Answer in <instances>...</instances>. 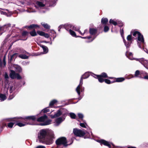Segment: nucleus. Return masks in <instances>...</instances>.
Here are the masks:
<instances>
[{"label":"nucleus","instance_id":"nucleus-1","mask_svg":"<svg viewBox=\"0 0 148 148\" xmlns=\"http://www.w3.org/2000/svg\"><path fill=\"white\" fill-rule=\"evenodd\" d=\"M54 136L53 132L47 129L40 130L38 136L40 142L47 145H49L52 143Z\"/></svg>","mask_w":148,"mask_h":148},{"label":"nucleus","instance_id":"nucleus-2","mask_svg":"<svg viewBox=\"0 0 148 148\" xmlns=\"http://www.w3.org/2000/svg\"><path fill=\"white\" fill-rule=\"evenodd\" d=\"M90 73L89 72H86L81 77L79 84L78 85L76 89V91L79 95L80 94V91H82V86L83 84V79H85L88 78L90 75Z\"/></svg>","mask_w":148,"mask_h":148},{"label":"nucleus","instance_id":"nucleus-3","mask_svg":"<svg viewBox=\"0 0 148 148\" xmlns=\"http://www.w3.org/2000/svg\"><path fill=\"white\" fill-rule=\"evenodd\" d=\"M134 36L137 37V43L139 47L141 48V44H144V40L143 36L138 31L134 32L133 34Z\"/></svg>","mask_w":148,"mask_h":148},{"label":"nucleus","instance_id":"nucleus-4","mask_svg":"<svg viewBox=\"0 0 148 148\" xmlns=\"http://www.w3.org/2000/svg\"><path fill=\"white\" fill-rule=\"evenodd\" d=\"M73 132L74 134L77 136L79 137H82L85 134L88 136H85V138H89L90 137V134L88 133H86L83 130H78L77 129H74L73 131Z\"/></svg>","mask_w":148,"mask_h":148},{"label":"nucleus","instance_id":"nucleus-5","mask_svg":"<svg viewBox=\"0 0 148 148\" xmlns=\"http://www.w3.org/2000/svg\"><path fill=\"white\" fill-rule=\"evenodd\" d=\"M56 143L57 145V147H59L61 145L64 146H66L67 145V141L65 138L62 137L58 138L56 141Z\"/></svg>","mask_w":148,"mask_h":148},{"label":"nucleus","instance_id":"nucleus-6","mask_svg":"<svg viewBox=\"0 0 148 148\" xmlns=\"http://www.w3.org/2000/svg\"><path fill=\"white\" fill-rule=\"evenodd\" d=\"M68 27L71 29H72L75 31H78L79 33L82 36L84 35V34H86L87 32H88V30L87 29H86L84 30L83 33H82L79 30L80 28L79 27H75L74 26H73L72 24H69L68 25Z\"/></svg>","mask_w":148,"mask_h":148},{"label":"nucleus","instance_id":"nucleus-7","mask_svg":"<svg viewBox=\"0 0 148 148\" xmlns=\"http://www.w3.org/2000/svg\"><path fill=\"white\" fill-rule=\"evenodd\" d=\"M97 31L96 29L90 28L89 29V32L91 35L93 36H91L92 38H91L90 40L87 41V42H92L94 40L96 37V36L95 35L97 33Z\"/></svg>","mask_w":148,"mask_h":148},{"label":"nucleus","instance_id":"nucleus-8","mask_svg":"<svg viewBox=\"0 0 148 148\" xmlns=\"http://www.w3.org/2000/svg\"><path fill=\"white\" fill-rule=\"evenodd\" d=\"M45 3L44 1H37L36 3L35 6L36 8L38 9H43L45 6Z\"/></svg>","mask_w":148,"mask_h":148},{"label":"nucleus","instance_id":"nucleus-9","mask_svg":"<svg viewBox=\"0 0 148 148\" xmlns=\"http://www.w3.org/2000/svg\"><path fill=\"white\" fill-rule=\"evenodd\" d=\"M136 61H138L141 63L147 69H148V61L145 60L144 58L135 59Z\"/></svg>","mask_w":148,"mask_h":148},{"label":"nucleus","instance_id":"nucleus-10","mask_svg":"<svg viewBox=\"0 0 148 148\" xmlns=\"http://www.w3.org/2000/svg\"><path fill=\"white\" fill-rule=\"evenodd\" d=\"M97 141L101 145L103 144L104 145L108 146L109 148L111 147V145L114 146V145L112 143L107 142L103 140H98Z\"/></svg>","mask_w":148,"mask_h":148},{"label":"nucleus","instance_id":"nucleus-11","mask_svg":"<svg viewBox=\"0 0 148 148\" xmlns=\"http://www.w3.org/2000/svg\"><path fill=\"white\" fill-rule=\"evenodd\" d=\"M65 119V118L63 117H60L56 119L54 123V125L55 126H58Z\"/></svg>","mask_w":148,"mask_h":148},{"label":"nucleus","instance_id":"nucleus-12","mask_svg":"<svg viewBox=\"0 0 148 148\" xmlns=\"http://www.w3.org/2000/svg\"><path fill=\"white\" fill-rule=\"evenodd\" d=\"M12 69L15 70L17 72H20L22 71V69L20 66L16 64L13 65L12 67Z\"/></svg>","mask_w":148,"mask_h":148},{"label":"nucleus","instance_id":"nucleus-13","mask_svg":"<svg viewBox=\"0 0 148 148\" xmlns=\"http://www.w3.org/2000/svg\"><path fill=\"white\" fill-rule=\"evenodd\" d=\"M62 114V112L60 110L57 111V112L54 115H51L50 116L51 118L53 119L56 117H57L60 116Z\"/></svg>","mask_w":148,"mask_h":148},{"label":"nucleus","instance_id":"nucleus-14","mask_svg":"<svg viewBox=\"0 0 148 148\" xmlns=\"http://www.w3.org/2000/svg\"><path fill=\"white\" fill-rule=\"evenodd\" d=\"M47 119V116L46 115H45L44 116H41L38 118L37 121L38 122H44Z\"/></svg>","mask_w":148,"mask_h":148},{"label":"nucleus","instance_id":"nucleus-15","mask_svg":"<svg viewBox=\"0 0 148 148\" xmlns=\"http://www.w3.org/2000/svg\"><path fill=\"white\" fill-rule=\"evenodd\" d=\"M52 121L51 119H47L44 121V122L40 124L41 125H49L51 123Z\"/></svg>","mask_w":148,"mask_h":148},{"label":"nucleus","instance_id":"nucleus-16","mask_svg":"<svg viewBox=\"0 0 148 148\" xmlns=\"http://www.w3.org/2000/svg\"><path fill=\"white\" fill-rule=\"evenodd\" d=\"M8 94L7 92H6L5 94H0V101H4L6 99V95Z\"/></svg>","mask_w":148,"mask_h":148},{"label":"nucleus","instance_id":"nucleus-17","mask_svg":"<svg viewBox=\"0 0 148 148\" xmlns=\"http://www.w3.org/2000/svg\"><path fill=\"white\" fill-rule=\"evenodd\" d=\"M25 119L28 120H32V121H34L36 120V116H26L25 117Z\"/></svg>","mask_w":148,"mask_h":148},{"label":"nucleus","instance_id":"nucleus-18","mask_svg":"<svg viewBox=\"0 0 148 148\" xmlns=\"http://www.w3.org/2000/svg\"><path fill=\"white\" fill-rule=\"evenodd\" d=\"M16 74L17 73H16L14 71L11 70L10 76L11 78L14 79L16 78Z\"/></svg>","mask_w":148,"mask_h":148},{"label":"nucleus","instance_id":"nucleus-19","mask_svg":"<svg viewBox=\"0 0 148 148\" xmlns=\"http://www.w3.org/2000/svg\"><path fill=\"white\" fill-rule=\"evenodd\" d=\"M80 122V125L82 127L84 128H86V126H87V124H86V121L85 120H82L79 121Z\"/></svg>","mask_w":148,"mask_h":148},{"label":"nucleus","instance_id":"nucleus-20","mask_svg":"<svg viewBox=\"0 0 148 148\" xmlns=\"http://www.w3.org/2000/svg\"><path fill=\"white\" fill-rule=\"evenodd\" d=\"M40 46L43 49L44 53L45 54L48 52V49L47 47L43 45H40Z\"/></svg>","mask_w":148,"mask_h":148},{"label":"nucleus","instance_id":"nucleus-21","mask_svg":"<svg viewBox=\"0 0 148 148\" xmlns=\"http://www.w3.org/2000/svg\"><path fill=\"white\" fill-rule=\"evenodd\" d=\"M125 55L127 56V57H128L131 60H133L134 59L132 57L133 55L132 53L127 51Z\"/></svg>","mask_w":148,"mask_h":148},{"label":"nucleus","instance_id":"nucleus-22","mask_svg":"<svg viewBox=\"0 0 148 148\" xmlns=\"http://www.w3.org/2000/svg\"><path fill=\"white\" fill-rule=\"evenodd\" d=\"M49 5L50 6H53L56 5V1L55 0H49Z\"/></svg>","mask_w":148,"mask_h":148},{"label":"nucleus","instance_id":"nucleus-23","mask_svg":"<svg viewBox=\"0 0 148 148\" xmlns=\"http://www.w3.org/2000/svg\"><path fill=\"white\" fill-rule=\"evenodd\" d=\"M115 79H116V80H114L115 82H121L124 81L125 80V79L123 77L115 78Z\"/></svg>","mask_w":148,"mask_h":148},{"label":"nucleus","instance_id":"nucleus-24","mask_svg":"<svg viewBox=\"0 0 148 148\" xmlns=\"http://www.w3.org/2000/svg\"><path fill=\"white\" fill-rule=\"evenodd\" d=\"M30 124V125H34V124H32L31 123H18L16 124V125H17L21 127L24 126L25 125H26L27 124Z\"/></svg>","mask_w":148,"mask_h":148},{"label":"nucleus","instance_id":"nucleus-25","mask_svg":"<svg viewBox=\"0 0 148 148\" xmlns=\"http://www.w3.org/2000/svg\"><path fill=\"white\" fill-rule=\"evenodd\" d=\"M41 24L46 29H49L50 28V26L48 25L47 24L44 22L42 23Z\"/></svg>","mask_w":148,"mask_h":148},{"label":"nucleus","instance_id":"nucleus-26","mask_svg":"<svg viewBox=\"0 0 148 148\" xmlns=\"http://www.w3.org/2000/svg\"><path fill=\"white\" fill-rule=\"evenodd\" d=\"M108 21V20L106 18H103L101 19V23L103 24H106Z\"/></svg>","mask_w":148,"mask_h":148},{"label":"nucleus","instance_id":"nucleus-27","mask_svg":"<svg viewBox=\"0 0 148 148\" xmlns=\"http://www.w3.org/2000/svg\"><path fill=\"white\" fill-rule=\"evenodd\" d=\"M16 87L14 86H10L9 88L10 92V93L12 92L15 90Z\"/></svg>","mask_w":148,"mask_h":148},{"label":"nucleus","instance_id":"nucleus-28","mask_svg":"<svg viewBox=\"0 0 148 148\" xmlns=\"http://www.w3.org/2000/svg\"><path fill=\"white\" fill-rule=\"evenodd\" d=\"M69 32L70 34L73 36L75 37H78V36L76 35V34L71 29H70L69 30Z\"/></svg>","mask_w":148,"mask_h":148},{"label":"nucleus","instance_id":"nucleus-29","mask_svg":"<svg viewBox=\"0 0 148 148\" xmlns=\"http://www.w3.org/2000/svg\"><path fill=\"white\" fill-rule=\"evenodd\" d=\"M97 78H98L99 82L101 83H102L104 81H105L104 80L102 77L100 76L99 75H97Z\"/></svg>","mask_w":148,"mask_h":148},{"label":"nucleus","instance_id":"nucleus-30","mask_svg":"<svg viewBox=\"0 0 148 148\" xmlns=\"http://www.w3.org/2000/svg\"><path fill=\"white\" fill-rule=\"evenodd\" d=\"M19 57L22 59H27L28 57L25 54H21L19 55Z\"/></svg>","mask_w":148,"mask_h":148},{"label":"nucleus","instance_id":"nucleus-31","mask_svg":"<svg viewBox=\"0 0 148 148\" xmlns=\"http://www.w3.org/2000/svg\"><path fill=\"white\" fill-rule=\"evenodd\" d=\"M10 27V24H8L7 25H5L3 27H0V30H1L2 29H5V28H8V27Z\"/></svg>","mask_w":148,"mask_h":148},{"label":"nucleus","instance_id":"nucleus-32","mask_svg":"<svg viewBox=\"0 0 148 148\" xmlns=\"http://www.w3.org/2000/svg\"><path fill=\"white\" fill-rule=\"evenodd\" d=\"M39 26L38 25H36V24H32V25H31L29 26L28 28H39Z\"/></svg>","mask_w":148,"mask_h":148},{"label":"nucleus","instance_id":"nucleus-33","mask_svg":"<svg viewBox=\"0 0 148 148\" xmlns=\"http://www.w3.org/2000/svg\"><path fill=\"white\" fill-rule=\"evenodd\" d=\"M109 23L110 24H112L114 25H117V22L113 19H110L109 21Z\"/></svg>","mask_w":148,"mask_h":148},{"label":"nucleus","instance_id":"nucleus-34","mask_svg":"<svg viewBox=\"0 0 148 148\" xmlns=\"http://www.w3.org/2000/svg\"><path fill=\"white\" fill-rule=\"evenodd\" d=\"M57 102V100H53L52 101L50 102L49 103V106L51 107L52 106H53L55 103Z\"/></svg>","mask_w":148,"mask_h":148},{"label":"nucleus","instance_id":"nucleus-35","mask_svg":"<svg viewBox=\"0 0 148 148\" xmlns=\"http://www.w3.org/2000/svg\"><path fill=\"white\" fill-rule=\"evenodd\" d=\"M26 11L28 12H36V10L33 9L31 8H29L27 10H26Z\"/></svg>","mask_w":148,"mask_h":148},{"label":"nucleus","instance_id":"nucleus-36","mask_svg":"<svg viewBox=\"0 0 148 148\" xmlns=\"http://www.w3.org/2000/svg\"><path fill=\"white\" fill-rule=\"evenodd\" d=\"M123 41L125 43V46L127 47H129L130 45V44L132 42H128L127 43H126V41L124 39H123Z\"/></svg>","mask_w":148,"mask_h":148},{"label":"nucleus","instance_id":"nucleus-37","mask_svg":"<svg viewBox=\"0 0 148 148\" xmlns=\"http://www.w3.org/2000/svg\"><path fill=\"white\" fill-rule=\"evenodd\" d=\"M105 83H107V84H110L111 83L115 82V81H114V80L112 82H111L110 80L106 79L105 80Z\"/></svg>","mask_w":148,"mask_h":148},{"label":"nucleus","instance_id":"nucleus-38","mask_svg":"<svg viewBox=\"0 0 148 148\" xmlns=\"http://www.w3.org/2000/svg\"><path fill=\"white\" fill-rule=\"evenodd\" d=\"M30 34L33 36H35L36 35V33L35 30H33L32 31L30 32Z\"/></svg>","mask_w":148,"mask_h":148},{"label":"nucleus","instance_id":"nucleus-39","mask_svg":"<svg viewBox=\"0 0 148 148\" xmlns=\"http://www.w3.org/2000/svg\"><path fill=\"white\" fill-rule=\"evenodd\" d=\"M127 41L129 42H132V36L131 35H128L127 37Z\"/></svg>","mask_w":148,"mask_h":148},{"label":"nucleus","instance_id":"nucleus-40","mask_svg":"<svg viewBox=\"0 0 148 148\" xmlns=\"http://www.w3.org/2000/svg\"><path fill=\"white\" fill-rule=\"evenodd\" d=\"M12 121L11 119H5L4 120L3 122H2V124L3 126H5L6 125V123L5 122L7 121Z\"/></svg>","mask_w":148,"mask_h":148},{"label":"nucleus","instance_id":"nucleus-41","mask_svg":"<svg viewBox=\"0 0 148 148\" xmlns=\"http://www.w3.org/2000/svg\"><path fill=\"white\" fill-rule=\"evenodd\" d=\"M70 117L73 119H75V118L76 115L73 113H70L69 114Z\"/></svg>","mask_w":148,"mask_h":148},{"label":"nucleus","instance_id":"nucleus-42","mask_svg":"<svg viewBox=\"0 0 148 148\" xmlns=\"http://www.w3.org/2000/svg\"><path fill=\"white\" fill-rule=\"evenodd\" d=\"M99 76L102 77L106 78L108 77L107 74L105 73H103Z\"/></svg>","mask_w":148,"mask_h":148},{"label":"nucleus","instance_id":"nucleus-43","mask_svg":"<svg viewBox=\"0 0 148 148\" xmlns=\"http://www.w3.org/2000/svg\"><path fill=\"white\" fill-rule=\"evenodd\" d=\"M78 116L79 118V119H81V121L84 120L83 119V118L84 117V116L83 114L81 113H78Z\"/></svg>","mask_w":148,"mask_h":148},{"label":"nucleus","instance_id":"nucleus-44","mask_svg":"<svg viewBox=\"0 0 148 148\" xmlns=\"http://www.w3.org/2000/svg\"><path fill=\"white\" fill-rule=\"evenodd\" d=\"M37 33L40 36H43L44 35V34L45 33L44 32H43L42 31H37Z\"/></svg>","mask_w":148,"mask_h":148},{"label":"nucleus","instance_id":"nucleus-45","mask_svg":"<svg viewBox=\"0 0 148 148\" xmlns=\"http://www.w3.org/2000/svg\"><path fill=\"white\" fill-rule=\"evenodd\" d=\"M140 74V73L138 70L136 71L135 74V76L136 77H139V75Z\"/></svg>","mask_w":148,"mask_h":148},{"label":"nucleus","instance_id":"nucleus-46","mask_svg":"<svg viewBox=\"0 0 148 148\" xmlns=\"http://www.w3.org/2000/svg\"><path fill=\"white\" fill-rule=\"evenodd\" d=\"M42 111L44 113H46L49 112L50 111L48 109V108H45Z\"/></svg>","mask_w":148,"mask_h":148},{"label":"nucleus","instance_id":"nucleus-47","mask_svg":"<svg viewBox=\"0 0 148 148\" xmlns=\"http://www.w3.org/2000/svg\"><path fill=\"white\" fill-rule=\"evenodd\" d=\"M14 123L11 122L9 123L8 124V126L9 128H11L14 125Z\"/></svg>","mask_w":148,"mask_h":148},{"label":"nucleus","instance_id":"nucleus-48","mask_svg":"<svg viewBox=\"0 0 148 148\" xmlns=\"http://www.w3.org/2000/svg\"><path fill=\"white\" fill-rule=\"evenodd\" d=\"M78 37H80L82 38H84V39H86V38H88V39H89L90 38H92V37L90 36H87V37H82L81 36H78Z\"/></svg>","mask_w":148,"mask_h":148},{"label":"nucleus","instance_id":"nucleus-49","mask_svg":"<svg viewBox=\"0 0 148 148\" xmlns=\"http://www.w3.org/2000/svg\"><path fill=\"white\" fill-rule=\"evenodd\" d=\"M109 28L107 26H105L104 27V32H106L109 30Z\"/></svg>","mask_w":148,"mask_h":148},{"label":"nucleus","instance_id":"nucleus-50","mask_svg":"<svg viewBox=\"0 0 148 148\" xmlns=\"http://www.w3.org/2000/svg\"><path fill=\"white\" fill-rule=\"evenodd\" d=\"M16 78L19 79H21V77L19 74L17 73L16 75Z\"/></svg>","mask_w":148,"mask_h":148},{"label":"nucleus","instance_id":"nucleus-51","mask_svg":"<svg viewBox=\"0 0 148 148\" xmlns=\"http://www.w3.org/2000/svg\"><path fill=\"white\" fill-rule=\"evenodd\" d=\"M4 77L5 79L7 80L9 78L8 76L6 73H5L4 74Z\"/></svg>","mask_w":148,"mask_h":148},{"label":"nucleus","instance_id":"nucleus-52","mask_svg":"<svg viewBox=\"0 0 148 148\" xmlns=\"http://www.w3.org/2000/svg\"><path fill=\"white\" fill-rule=\"evenodd\" d=\"M14 96L15 95L13 94L12 95H11L9 97V99L10 100L12 99L13 98H14Z\"/></svg>","mask_w":148,"mask_h":148},{"label":"nucleus","instance_id":"nucleus-53","mask_svg":"<svg viewBox=\"0 0 148 148\" xmlns=\"http://www.w3.org/2000/svg\"><path fill=\"white\" fill-rule=\"evenodd\" d=\"M43 36L47 38H49V35L47 34H46L45 33Z\"/></svg>","mask_w":148,"mask_h":148},{"label":"nucleus","instance_id":"nucleus-54","mask_svg":"<svg viewBox=\"0 0 148 148\" xmlns=\"http://www.w3.org/2000/svg\"><path fill=\"white\" fill-rule=\"evenodd\" d=\"M147 73L145 71H141L140 72V75H146L147 74Z\"/></svg>","mask_w":148,"mask_h":148},{"label":"nucleus","instance_id":"nucleus-55","mask_svg":"<svg viewBox=\"0 0 148 148\" xmlns=\"http://www.w3.org/2000/svg\"><path fill=\"white\" fill-rule=\"evenodd\" d=\"M1 14H3L5 15H7V13L5 12H3V11H0Z\"/></svg>","mask_w":148,"mask_h":148},{"label":"nucleus","instance_id":"nucleus-56","mask_svg":"<svg viewBox=\"0 0 148 148\" xmlns=\"http://www.w3.org/2000/svg\"><path fill=\"white\" fill-rule=\"evenodd\" d=\"M36 148H45V147L43 146H39L37 147Z\"/></svg>","mask_w":148,"mask_h":148},{"label":"nucleus","instance_id":"nucleus-57","mask_svg":"<svg viewBox=\"0 0 148 148\" xmlns=\"http://www.w3.org/2000/svg\"><path fill=\"white\" fill-rule=\"evenodd\" d=\"M27 33H28V32H27L24 31V32H23V33H22V35L23 36L27 34Z\"/></svg>","mask_w":148,"mask_h":148},{"label":"nucleus","instance_id":"nucleus-58","mask_svg":"<svg viewBox=\"0 0 148 148\" xmlns=\"http://www.w3.org/2000/svg\"><path fill=\"white\" fill-rule=\"evenodd\" d=\"M146 75L144 76L143 78L145 79H148V73H147Z\"/></svg>","mask_w":148,"mask_h":148},{"label":"nucleus","instance_id":"nucleus-59","mask_svg":"<svg viewBox=\"0 0 148 148\" xmlns=\"http://www.w3.org/2000/svg\"><path fill=\"white\" fill-rule=\"evenodd\" d=\"M17 53H15L13 55H12L11 56V59H12L13 58V57L15 56V55H17Z\"/></svg>","mask_w":148,"mask_h":148},{"label":"nucleus","instance_id":"nucleus-60","mask_svg":"<svg viewBox=\"0 0 148 148\" xmlns=\"http://www.w3.org/2000/svg\"><path fill=\"white\" fill-rule=\"evenodd\" d=\"M121 36H122L123 35V34H124V31L123 29L121 31Z\"/></svg>","mask_w":148,"mask_h":148},{"label":"nucleus","instance_id":"nucleus-61","mask_svg":"<svg viewBox=\"0 0 148 148\" xmlns=\"http://www.w3.org/2000/svg\"><path fill=\"white\" fill-rule=\"evenodd\" d=\"M26 4H27V5H30L32 4L31 2H27L26 3Z\"/></svg>","mask_w":148,"mask_h":148},{"label":"nucleus","instance_id":"nucleus-62","mask_svg":"<svg viewBox=\"0 0 148 148\" xmlns=\"http://www.w3.org/2000/svg\"><path fill=\"white\" fill-rule=\"evenodd\" d=\"M127 148H136L134 147L131 146V147H128Z\"/></svg>","mask_w":148,"mask_h":148},{"label":"nucleus","instance_id":"nucleus-63","mask_svg":"<svg viewBox=\"0 0 148 148\" xmlns=\"http://www.w3.org/2000/svg\"><path fill=\"white\" fill-rule=\"evenodd\" d=\"M133 77H134V76H133V75H131V76L130 77L128 78V79L131 78H132Z\"/></svg>","mask_w":148,"mask_h":148},{"label":"nucleus","instance_id":"nucleus-64","mask_svg":"<svg viewBox=\"0 0 148 148\" xmlns=\"http://www.w3.org/2000/svg\"><path fill=\"white\" fill-rule=\"evenodd\" d=\"M43 42H44L46 43H49V42H47L46 41H43Z\"/></svg>","mask_w":148,"mask_h":148}]
</instances>
